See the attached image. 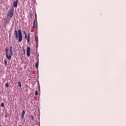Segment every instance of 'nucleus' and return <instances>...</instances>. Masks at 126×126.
Wrapping results in <instances>:
<instances>
[{
  "mask_svg": "<svg viewBox=\"0 0 126 126\" xmlns=\"http://www.w3.org/2000/svg\"><path fill=\"white\" fill-rule=\"evenodd\" d=\"M0 126H2L1 125H0Z\"/></svg>",
  "mask_w": 126,
  "mask_h": 126,
  "instance_id": "24",
  "label": "nucleus"
},
{
  "mask_svg": "<svg viewBox=\"0 0 126 126\" xmlns=\"http://www.w3.org/2000/svg\"><path fill=\"white\" fill-rule=\"evenodd\" d=\"M25 38L27 40L28 44H29V41L30 40V34L29 33L28 34V37H27V34L25 35Z\"/></svg>",
  "mask_w": 126,
  "mask_h": 126,
  "instance_id": "5",
  "label": "nucleus"
},
{
  "mask_svg": "<svg viewBox=\"0 0 126 126\" xmlns=\"http://www.w3.org/2000/svg\"><path fill=\"white\" fill-rule=\"evenodd\" d=\"M24 54H25V50L24 49Z\"/></svg>",
  "mask_w": 126,
  "mask_h": 126,
  "instance_id": "22",
  "label": "nucleus"
},
{
  "mask_svg": "<svg viewBox=\"0 0 126 126\" xmlns=\"http://www.w3.org/2000/svg\"><path fill=\"white\" fill-rule=\"evenodd\" d=\"M5 117V118H7V115L6 114Z\"/></svg>",
  "mask_w": 126,
  "mask_h": 126,
  "instance_id": "21",
  "label": "nucleus"
},
{
  "mask_svg": "<svg viewBox=\"0 0 126 126\" xmlns=\"http://www.w3.org/2000/svg\"><path fill=\"white\" fill-rule=\"evenodd\" d=\"M14 34L15 35V38L16 40L18 39L19 43H20L22 41V32H21V30H19L18 31L15 30L14 31Z\"/></svg>",
  "mask_w": 126,
  "mask_h": 126,
  "instance_id": "1",
  "label": "nucleus"
},
{
  "mask_svg": "<svg viewBox=\"0 0 126 126\" xmlns=\"http://www.w3.org/2000/svg\"><path fill=\"white\" fill-rule=\"evenodd\" d=\"M35 95L36 96H37V95H38V91H35Z\"/></svg>",
  "mask_w": 126,
  "mask_h": 126,
  "instance_id": "15",
  "label": "nucleus"
},
{
  "mask_svg": "<svg viewBox=\"0 0 126 126\" xmlns=\"http://www.w3.org/2000/svg\"><path fill=\"white\" fill-rule=\"evenodd\" d=\"M1 107H4V103H1Z\"/></svg>",
  "mask_w": 126,
  "mask_h": 126,
  "instance_id": "16",
  "label": "nucleus"
},
{
  "mask_svg": "<svg viewBox=\"0 0 126 126\" xmlns=\"http://www.w3.org/2000/svg\"><path fill=\"white\" fill-rule=\"evenodd\" d=\"M5 86H6V87H8V86H9L8 83H6L5 84Z\"/></svg>",
  "mask_w": 126,
  "mask_h": 126,
  "instance_id": "14",
  "label": "nucleus"
},
{
  "mask_svg": "<svg viewBox=\"0 0 126 126\" xmlns=\"http://www.w3.org/2000/svg\"><path fill=\"white\" fill-rule=\"evenodd\" d=\"M13 12H14V9L12 8L8 14V16L10 18H12L13 16Z\"/></svg>",
  "mask_w": 126,
  "mask_h": 126,
  "instance_id": "3",
  "label": "nucleus"
},
{
  "mask_svg": "<svg viewBox=\"0 0 126 126\" xmlns=\"http://www.w3.org/2000/svg\"><path fill=\"white\" fill-rule=\"evenodd\" d=\"M24 115H25V111H22V114H21L22 119L24 118Z\"/></svg>",
  "mask_w": 126,
  "mask_h": 126,
  "instance_id": "7",
  "label": "nucleus"
},
{
  "mask_svg": "<svg viewBox=\"0 0 126 126\" xmlns=\"http://www.w3.org/2000/svg\"><path fill=\"white\" fill-rule=\"evenodd\" d=\"M38 65H39V60H37L36 63H35V66L36 68H38Z\"/></svg>",
  "mask_w": 126,
  "mask_h": 126,
  "instance_id": "9",
  "label": "nucleus"
},
{
  "mask_svg": "<svg viewBox=\"0 0 126 126\" xmlns=\"http://www.w3.org/2000/svg\"><path fill=\"white\" fill-rule=\"evenodd\" d=\"M9 51H12V46L10 47V50Z\"/></svg>",
  "mask_w": 126,
  "mask_h": 126,
  "instance_id": "18",
  "label": "nucleus"
},
{
  "mask_svg": "<svg viewBox=\"0 0 126 126\" xmlns=\"http://www.w3.org/2000/svg\"><path fill=\"white\" fill-rule=\"evenodd\" d=\"M24 34H25V35H27V34H26V31H24Z\"/></svg>",
  "mask_w": 126,
  "mask_h": 126,
  "instance_id": "20",
  "label": "nucleus"
},
{
  "mask_svg": "<svg viewBox=\"0 0 126 126\" xmlns=\"http://www.w3.org/2000/svg\"><path fill=\"white\" fill-rule=\"evenodd\" d=\"M20 126H22V125H20Z\"/></svg>",
  "mask_w": 126,
  "mask_h": 126,
  "instance_id": "23",
  "label": "nucleus"
},
{
  "mask_svg": "<svg viewBox=\"0 0 126 126\" xmlns=\"http://www.w3.org/2000/svg\"><path fill=\"white\" fill-rule=\"evenodd\" d=\"M5 51H6V56H7V54H8V49H7V48H6Z\"/></svg>",
  "mask_w": 126,
  "mask_h": 126,
  "instance_id": "10",
  "label": "nucleus"
},
{
  "mask_svg": "<svg viewBox=\"0 0 126 126\" xmlns=\"http://www.w3.org/2000/svg\"><path fill=\"white\" fill-rule=\"evenodd\" d=\"M17 3H18V0L13 1V6L14 7H17Z\"/></svg>",
  "mask_w": 126,
  "mask_h": 126,
  "instance_id": "6",
  "label": "nucleus"
},
{
  "mask_svg": "<svg viewBox=\"0 0 126 126\" xmlns=\"http://www.w3.org/2000/svg\"><path fill=\"white\" fill-rule=\"evenodd\" d=\"M31 119H32V121H33V120H34V117H33L32 115H31Z\"/></svg>",
  "mask_w": 126,
  "mask_h": 126,
  "instance_id": "17",
  "label": "nucleus"
},
{
  "mask_svg": "<svg viewBox=\"0 0 126 126\" xmlns=\"http://www.w3.org/2000/svg\"><path fill=\"white\" fill-rule=\"evenodd\" d=\"M33 27L36 29V28H37V25H36V24H35V20L33 21Z\"/></svg>",
  "mask_w": 126,
  "mask_h": 126,
  "instance_id": "8",
  "label": "nucleus"
},
{
  "mask_svg": "<svg viewBox=\"0 0 126 126\" xmlns=\"http://www.w3.org/2000/svg\"><path fill=\"white\" fill-rule=\"evenodd\" d=\"M13 56V53L12 52V50H9V55L8 54L6 55V58L9 61L11 60V57Z\"/></svg>",
  "mask_w": 126,
  "mask_h": 126,
  "instance_id": "2",
  "label": "nucleus"
},
{
  "mask_svg": "<svg viewBox=\"0 0 126 126\" xmlns=\"http://www.w3.org/2000/svg\"><path fill=\"white\" fill-rule=\"evenodd\" d=\"M30 51H31L30 47H28L27 48V56L28 57H30Z\"/></svg>",
  "mask_w": 126,
  "mask_h": 126,
  "instance_id": "4",
  "label": "nucleus"
},
{
  "mask_svg": "<svg viewBox=\"0 0 126 126\" xmlns=\"http://www.w3.org/2000/svg\"><path fill=\"white\" fill-rule=\"evenodd\" d=\"M4 63L5 65H6L7 64V62H6V60H4Z\"/></svg>",
  "mask_w": 126,
  "mask_h": 126,
  "instance_id": "13",
  "label": "nucleus"
},
{
  "mask_svg": "<svg viewBox=\"0 0 126 126\" xmlns=\"http://www.w3.org/2000/svg\"><path fill=\"white\" fill-rule=\"evenodd\" d=\"M34 15H35V19H37V14L35 13Z\"/></svg>",
  "mask_w": 126,
  "mask_h": 126,
  "instance_id": "19",
  "label": "nucleus"
},
{
  "mask_svg": "<svg viewBox=\"0 0 126 126\" xmlns=\"http://www.w3.org/2000/svg\"><path fill=\"white\" fill-rule=\"evenodd\" d=\"M18 86H19L20 88L21 87V82H18Z\"/></svg>",
  "mask_w": 126,
  "mask_h": 126,
  "instance_id": "12",
  "label": "nucleus"
},
{
  "mask_svg": "<svg viewBox=\"0 0 126 126\" xmlns=\"http://www.w3.org/2000/svg\"><path fill=\"white\" fill-rule=\"evenodd\" d=\"M5 23L6 24H7V23H9V21L8 20H7V19H6V20H5Z\"/></svg>",
  "mask_w": 126,
  "mask_h": 126,
  "instance_id": "11",
  "label": "nucleus"
}]
</instances>
